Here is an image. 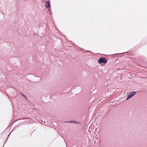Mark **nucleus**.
Listing matches in <instances>:
<instances>
[{
  "mask_svg": "<svg viewBox=\"0 0 147 147\" xmlns=\"http://www.w3.org/2000/svg\"><path fill=\"white\" fill-rule=\"evenodd\" d=\"M98 62L100 63H106L107 62V60L105 58L100 57L98 60Z\"/></svg>",
  "mask_w": 147,
  "mask_h": 147,
  "instance_id": "1",
  "label": "nucleus"
},
{
  "mask_svg": "<svg viewBox=\"0 0 147 147\" xmlns=\"http://www.w3.org/2000/svg\"><path fill=\"white\" fill-rule=\"evenodd\" d=\"M135 93L136 92H130L128 95L127 99V100L131 97L133 95H134Z\"/></svg>",
  "mask_w": 147,
  "mask_h": 147,
  "instance_id": "2",
  "label": "nucleus"
},
{
  "mask_svg": "<svg viewBox=\"0 0 147 147\" xmlns=\"http://www.w3.org/2000/svg\"><path fill=\"white\" fill-rule=\"evenodd\" d=\"M50 4L49 1H47L46 3V7L47 8H48L50 6Z\"/></svg>",
  "mask_w": 147,
  "mask_h": 147,
  "instance_id": "3",
  "label": "nucleus"
},
{
  "mask_svg": "<svg viewBox=\"0 0 147 147\" xmlns=\"http://www.w3.org/2000/svg\"><path fill=\"white\" fill-rule=\"evenodd\" d=\"M67 122V123H78V122H77L76 121H73V120H72L71 121H67V122Z\"/></svg>",
  "mask_w": 147,
  "mask_h": 147,
  "instance_id": "4",
  "label": "nucleus"
},
{
  "mask_svg": "<svg viewBox=\"0 0 147 147\" xmlns=\"http://www.w3.org/2000/svg\"><path fill=\"white\" fill-rule=\"evenodd\" d=\"M21 95L23 97H25L26 99H27V98L26 97V96L24 94H23L22 93H21Z\"/></svg>",
  "mask_w": 147,
  "mask_h": 147,
  "instance_id": "5",
  "label": "nucleus"
},
{
  "mask_svg": "<svg viewBox=\"0 0 147 147\" xmlns=\"http://www.w3.org/2000/svg\"><path fill=\"white\" fill-rule=\"evenodd\" d=\"M11 133H10V134H9V135H8V137H9V135Z\"/></svg>",
  "mask_w": 147,
  "mask_h": 147,
  "instance_id": "6",
  "label": "nucleus"
},
{
  "mask_svg": "<svg viewBox=\"0 0 147 147\" xmlns=\"http://www.w3.org/2000/svg\"><path fill=\"white\" fill-rule=\"evenodd\" d=\"M11 133H10V134H9V135H8V137H9V135Z\"/></svg>",
  "mask_w": 147,
  "mask_h": 147,
  "instance_id": "7",
  "label": "nucleus"
}]
</instances>
